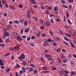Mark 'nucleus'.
I'll return each mask as SVG.
<instances>
[{
	"label": "nucleus",
	"instance_id": "cd10ccee",
	"mask_svg": "<svg viewBox=\"0 0 76 76\" xmlns=\"http://www.w3.org/2000/svg\"><path fill=\"white\" fill-rule=\"evenodd\" d=\"M18 6L19 8H20V9H22L23 7V6H22V5L21 4H19Z\"/></svg>",
	"mask_w": 76,
	"mask_h": 76
},
{
	"label": "nucleus",
	"instance_id": "680f3d73",
	"mask_svg": "<svg viewBox=\"0 0 76 76\" xmlns=\"http://www.w3.org/2000/svg\"><path fill=\"white\" fill-rule=\"evenodd\" d=\"M56 21H57V22H60V19H59L58 18H57L56 19Z\"/></svg>",
	"mask_w": 76,
	"mask_h": 76
},
{
	"label": "nucleus",
	"instance_id": "79ce46f5",
	"mask_svg": "<svg viewBox=\"0 0 76 76\" xmlns=\"http://www.w3.org/2000/svg\"><path fill=\"white\" fill-rule=\"evenodd\" d=\"M61 58H65V56H64V55H62L61 57Z\"/></svg>",
	"mask_w": 76,
	"mask_h": 76
},
{
	"label": "nucleus",
	"instance_id": "052dcab7",
	"mask_svg": "<svg viewBox=\"0 0 76 76\" xmlns=\"http://www.w3.org/2000/svg\"><path fill=\"white\" fill-rule=\"evenodd\" d=\"M7 14L6 13H5L4 14V16H7Z\"/></svg>",
	"mask_w": 76,
	"mask_h": 76
},
{
	"label": "nucleus",
	"instance_id": "393cba45",
	"mask_svg": "<svg viewBox=\"0 0 76 76\" xmlns=\"http://www.w3.org/2000/svg\"><path fill=\"white\" fill-rule=\"evenodd\" d=\"M49 32L50 33V35H51V36H53V31L51 30H50Z\"/></svg>",
	"mask_w": 76,
	"mask_h": 76
},
{
	"label": "nucleus",
	"instance_id": "ddd939ff",
	"mask_svg": "<svg viewBox=\"0 0 76 76\" xmlns=\"http://www.w3.org/2000/svg\"><path fill=\"white\" fill-rule=\"evenodd\" d=\"M22 63L23 65L24 66H26V65H27V64L26 63V61H23L22 62Z\"/></svg>",
	"mask_w": 76,
	"mask_h": 76
},
{
	"label": "nucleus",
	"instance_id": "c756f323",
	"mask_svg": "<svg viewBox=\"0 0 76 76\" xmlns=\"http://www.w3.org/2000/svg\"><path fill=\"white\" fill-rule=\"evenodd\" d=\"M5 45H4V43H2V44H1V47H2V48H4V46Z\"/></svg>",
	"mask_w": 76,
	"mask_h": 76
},
{
	"label": "nucleus",
	"instance_id": "c9c22d12",
	"mask_svg": "<svg viewBox=\"0 0 76 76\" xmlns=\"http://www.w3.org/2000/svg\"><path fill=\"white\" fill-rule=\"evenodd\" d=\"M34 74H37V72H38V70H34Z\"/></svg>",
	"mask_w": 76,
	"mask_h": 76
},
{
	"label": "nucleus",
	"instance_id": "f257e3e1",
	"mask_svg": "<svg viewBox=\"0 0 76 76\" xmlns=\"http://www.w3.org/2000/svg\"><path fill=\"white\" fill-rule=\"evenodd\" d=\"M39 23L41 25H45V26H48V21H47L45 24V23L44 22V20H39Z\"/></svg>",
	"mask_w": 76,
	"mask_h": 76
},
{
	"label": "nucleus",
	"instance_id": "a878e982",
	"mask_svg": "<svg viewBox=\"0 0 76 76\" xmlns=\"http://www.w3.org/2000/svg\"><path fill=\"white\" fill-rule=\"evenodd\" d=\"M19 21L21 22V23H23V21H24V20L23 19H20L19 20Z\"/></svg>",
	"mask_w": 76,
	"mask_h": 76
},
{
	"label": "nucleus",
	"instance_id": "4d7b16f0",
	"mask_svg": "<svg viewBox=\"0 0 76 76\" xmlns=\"http://www.w3.org/2000/svg\"><path fill=\"white\" fill-rule=\"evenodd\" d=\"M9 23L10 24V25H12L13 23V22H12V21H10L9 22Z\"/></svg>",
	"mask_w": 76,
	"mask_h": 76
},
{
	"label": "nucleus",
	"instance_id": "de8ad7c7",
	"mask_svg": "<svg viewBox=\"0 0 76 76\" xmlns=\"http://www.w3.org/2000/svg\"><path fill=\"white\" fill-rule=\"evenodd\" d=\"M62 6H63V7H64L65 8H68V7H67L66 6H65V5H62Z\"/></svg>",
	"mask_w": 76,
	"mask_h": 76
},
{
	"label": "nucleus",
	"instance_id": "c03bdc74",
	"mask_svg": "<svg viewBox=\"0 0 76 76\" xmlns=\"http://www.w3.org/2000/svg\"><path fill=\"white\" fill-rule=\"evenodd\" d=\"M63 42L64 43V44H65L66 45H67V46H68V45L67 44V42L64 41H63Z\"/></svg>",
	"mask_w": 76,
	"mask_h": 76
},
{
	"label": "nucleus",
	"instance_id": "8fccbe9b",
	"mask_svg": "<svg viewBox=\"0 0 76 76\" xmlns=\"http://www.w3.org/2000/svg\"><path fill=\"white\" fill-rule=\"evenodd\" d=\"M10 71V69L8 68L7 70V72H9Z\"/></svg>",
	"mask_w": 76,
	"mask_h": 76
},
{
	"label": "nucleus",
	"instance_id": "5fc2aeb1",
	"mask_svg": "<svg viewBox=\"0 0 76 76\" xmlns=\"http://www.w3.org/2000/svg\"><path fill=\"white\" fill-rule=\"evenodd\" d=\"M51 38H50L48 39V42H51Z\"/></svg>",
	"mask_w": 76,
	"mask_h": 76
},
{
	"label": "nucleus",
	"instance_id": "dca6fc26",
	"mask_svg": "<svg viewBox=\"0 0 76 76\" xmlns=\"http://www.w3.org/2000/svg\"><path fill=\"white\" fill-rule=\"evenodd\" d=\"M70 75H76V72L75 71H72L71 72Z\"/></svg>",
	"mask_w": 76,
	"mask_h": 76
},
{
	"label": "nucleus",
	"instance_id": "aec40b11",
	"mask_svg": "<svg viewBox=\"0 0 76 76\" xmlns=\"http://www.w3.org/2000/svg\"><path fill=\"white\" fill-rule=\"evenodd\" d=\"M29 37H27V41H29V40L31 39V35L29 36Z\"/></svg>",
	"mask_w": 76,
	"mask_h": 76
},
{
	"label": "nucleus",
	"instance_id": "3c124183",
	"mask_svg": "<svg viewBox=\"0 0 76 76\" xmlns=\"http://www.w3.org/2000/svg\"><path fill=\"white\" fill-rule=\"evenodd\" d=\"M59 32L60 34H61L62 35L63 33V32H62V31L61 30H59Z\"/></svg>",
	"mask_w": 76,
	"mask_h": 76
},
{
	"label": "nucleus",
	"instance_id": "a211bd4d",
	"mask_svg": "<svg viewBox=\"0 0 76 76\" xmlns=\"http://www.w3.org/2000/svg\"><path fill=\"white\" fill-rule=\"evenodd\" d=\"M41 33L40 31H39L37 34V37H40V35H41Z\"/></svg>",
	"mask_w": 76,
	"mask_h": 76
},
{
	"label": "nucleus",
	"instance_id": "ea45409f",
	"mask_svg": "<svg viewBox=\"0 0 76 76\" xmlns=\"http://www.w3.org/2000/svg\"><path fill=\"white\" fill-rule=\"evenodd\" d=\"M69 3H73V0H69L68 1Z\"/></svg>",
	"mask_w": 76,
	"mask_h": 76
},
{
	"label": "nucleus",
	"instance_id": "a19ab883",
	"mask_svg": "<svg viewBox=\"0 0 76 76\" xmlns=\"http://www.w3.org/2000/svg\"><path fill=\"white\" fill-rule=\"evenodd\" d=\"M16 67H18L17 68H20V66H19V64H17L16 65Z\"/></svg>",
	"mask_w": 76,
	"mask_h": 76
},
{
	"label": "nucleus",
	"instance_id": "603ef678",
	"mask_svg": "<svg viewBox=\"0 0 76 76\" xmlns=\"http://www.w3.org/2000/svg\"><path fill=\"white\" fill-rule=\"evenodd\" d=\"M30 45H31V46H33V47H34V46L35 45L34 44V43H31L30 44Z\"/></svg>",
	"mask_w": 76,
	"mask_h": 76
},
{
	"label": "nucleus",
	"instance_id": "bb28decb",
	"mask_svg": "<svg viewBox=\"0 0 76 76\" xmlns=\"http://www.w3.org/2000/svg\"><path fill=\"white\" fill-rule=\"evenodd\" d=\"M55 38L57 40H58V41H61V39H60V38L59 37H56Z\"/></svg>",
	"mask_w": 76,
	"mask_h": 76
},
{
	"label": "nucleus",
	"instance_id": "bf43d9fd",
	"mask_svg": "<svg viewBox=\"0 0 76 76\" xmlns=\"http://www.w3.org/2000/svg\"><path fill=\"white\" fill-rule=\"evenodd\" d=\"M41 8L42 9H45V7L44 6H41Z\"/></svg>",
	"mask_w": 76,
	"mask_h": 76
},
{
	"label": "nucleus",
	"instance_id": "473e14b6",
	"mask_svg": "<svg viewBox=\"0 0 76 76\" xmlns=\"http://www.w3.org/2000/svg\"><path fill=\"white\" fill-rule=\"evenodd\" d=\"M33 4H36V2L34 1V0H31Z\"/></svg>",
	"mask_w": 76,
	"mask_h": 76
},
{
	"label": "nucleus",
	"instance_id": "a18cd8bd",
	"mask_svg": "<svg viewBox=\"0 0 76 76\" xmlns=\"http://www.w3.org/2000/svg\"><path fill=\"white\" fill-rule=\"evenodd\" d=\"M3 42V41L2 40V39L1 38H0V43H2Z\"/></svg>",
	"mask_w": 76,
	"mask_h": 76
},
{
	"label": "nucleus",
	"instance_id": "6ab92c4d",
	"mask_svg": "<svg viewBox=\"0 0 76 76\" xmlns=\"http://www.w3.org/2000/svg\"><path fill=\"white\" fill-rule=\"evenodd\" d=\"M22 69L24 73H25V72H26V69H25V67H22Z\"/></svg>",
	"mask_w": 76,
	"mask_h": 76
},
{
	"label": "nucleus",
	"instance_id": "e433bc0d",
	"mask_svg": "<svg viewBox=\"0 0 76 76\" xmlns=\"http://www.w3.org/2000/svg\"><path fill=\"white\" fill-rule=\"evenodd\" d=\"M31 67H33V68H35V65L31 64Z\"/></svg>",
	"mask_w": 76,
	"mask_h": 76
},
{
	"label": "nucleus",
	"instance_id": "58836bf2",
	"mask_svg": "<svg viewBox=\"0 0 76 76\" xmlns=\"http://www.w3.org/2000/svg\"><path fill=\"white\" fill-rule=\"evenodd\" d=\"M8 28H9L11 29V28H12V25H9L8 26Z\"/></svg>",
	"mask_w": 76,
	"mask_h": 76
},
{
	"label": "nucleus",
	"instance_id": "4be33fe9",
	"mask_svg": "<svg viewBox=\"0 0 76 76\" xmlns=\"http://www.w3.org/2000/svg\"><path fill=\"white\" fill-rule=\"evenodd\" d=\"M29 28H26V29L25 30V32H29Z\"/></svg>",
	"mask_w": 76,
	"mask_h": 76
},
{
	"label": "nucleus",
	"instance_id": "774afa93",
	"mask_svg": "<svg viewBox=\"0 0 76 76\" xmlns=\"http://www.w3.org/2000/svg\"><path fill=\"white\" fill-rule=\"evenodd\" d=\"M15 76H20L18 75V72H16Z\"/></svg>",
	"mask_w": 76,
	"mask_h": 76
},
{
	"label": "nucleus",
	"instance_id": "e2e57ef3",
	"mask_svg": "<svg viewBox=\"0 0 76 76\" xmlns=\"http://www.w3.org/2000/svg\"><path fill=\"white\" fill-rule=\"evenodd\" d=\"M35 36H32L31 37V39H35Z\"/></svg>",
	"mask_w": 76,
	"mask_h": 76
},
{
	"label": "nucleus",
	"instance_id": "f03ea898",
	"mask_svg": "<svg viewBox=\"0 0 76 76\" xmlns=\"http://www.w3.org/2000/svg\"><path fill=\"white\" fill-rule=\"evenodd\" d=\"M3 37L4 39L6 38V37H7L10 35V34L8 32H5L3 33Z\"/></svg>",
	"mask_w": 76,
	"mask_h": 76
},
{
	"label": "nucleus",
	"instance_id": "338daca9",
	"mask_svg": "<svg viewBox=\"0 0 76 76\" xmlns=\"http://www.w3.org/2000/svg\"><path fill=\"white\" fill-rule=\"evenodd\" d=\"M48 9L49 10H50L51 9V7H48Z\"/></svg>",
	"mask_w": 76,
	"mask_h": 76
},
{
	"label": "nucleus",
	"instance_id": "4c0bfd02",
	"mask_svg": "<svg viewBox=\"0 0 76 76\" xmlns=\"http://www.w3.org/2000/svg\"><path fill=\"white\" fill-rule=\"evenodd\" d=\"M65 35H66V36H67V37H71V36L70 35V34H69L68 33H66Z\"/></svg>",
	"mask_w": 76,
	"mask_h": 76
},
{
	"label": "nucleus",
	"instance_id": "c85d7f7f",
	"mask_svg": "<svg viewBox=\"0 0 76 76\" xmlns=\"http://www.w3.org/2000/svg\"><path fill=\"white\" fill-rule=\"evenodd\" d=\"M63 61V62H64V63H66V62H67V59L66 58V59H64Z\"/></svg>",
	"mask_w": 76,
	"mask_h": 76
},
{
	"label": "nucleus",
	"instance_id": "6e6d98bb",
	"mask_svg": "<svg viewBox=\"0 0 76 76\" xmlns=\"http://www.w3.org/2000/svg\"><path fill=\"white\" fill-rule=\"evenodd\" d=\"M2 4H5L6 3V1L4 0H3L2 1Z\"/></svg>",
	"mask_w": 76,
	"mask_h": 76
},
{
	"label": "nucleus",
	"instance_id": "b1692460",
	"mask_svg": "<svg viewBox=\"0 0 76 76\" xmlns=\"http://www.w3.org/2000/svg\"><path fill=\"white\" fill-rule=\"evenodd\" d=\"M69 10H72V5L70 4L69 6Z\"/></svg>",
	"mask_w": 76,
	"mask_h": 76
},
{
	"label": "nucleus",
	"instance_id": "13d9d810",
	"mask_svg": "<svg viewBox=\"0 0 76 76\" xmlns=\"http://www.w3.org/2000/svg\"><path fill=\"white\" fill-rule=\"evenodd\" d=\"M33 7L34 8H37V5H33Z\"/></svg>",
	"mask_w": 76,
	"mask_h": 76
},
{
	"label": "nucleus",
	"instance_id": "9d476101",
	"mask_svg": "<svg viewBox=\"0 0 76 76\" xmlns=\"http://www.w3.org/2000/svg\"><path fill=\"white\" fill-rule=\"evenodd\" d=\"M33 10L32 9V8H29V9L27 11V13H31V12H32Z\"/></svg>",
	"mask_w": 76,
	"mask_h": 76
},
{
	"label": "nucleus",
	"instance_id": "7c9ffc66",
	"mask_svg": "<svg viewBox=\"0 0 76 76\" xmlns=\"http://www.w3.org/2000/svg\"><path fill=\"white\" fill-rule=\"evenodd\" d=\"M9 55H10V53H7L4 56H5V57H6L7 56H9Z\"/></svg>",
	"mask_w": 76,
	"mask_h": 76
},
{
	"label": "nucleus",
	"instance_id": "39448f33",
	"mask_svg": "<svg viewBox=\"0 0 76 76\" xmlns=\"http://www.w3.org/2000/svg\"><path fill=\"white\" fill-rule=\"evenodd\" d=\"M48 60H49L50 61H52L50 62V64H53V60L51 58V57L49 55H48Z\"/></svg>",
	"mask_w": 76,
	"mask_h": 76
},
{
	"label": "nucleus",
	"instance_id": "f3484780",
	"mask_svg": "<svg viewBox=\"0 0 76 76\" xmlns=\"http://www.w3.org/2000/svg\"><path fill=\"white\" fill-rule=\"evenodd\" d=\"M19 48H19V46H16L14 48V50L16 49V50H19Z\"/></svg>",
	"mask_w": 76,
	"mask_h": 76
},
{
	"label": "nucleus",
	"instance_id": "7ed1b4c3",
	"mask_svg": "<svg viewBox=\"0 0 76 76\" xmlns=\"http://www.w3.org/2000/svg\"><path fill=\"white\" fill-rule=\"evenodd\" d=\"M18 58L20 59V61H22V59H23V60H24L25 58V55H24V54L22 53H21V55L18 57Z\"/></svg>",
	"mask_w": 76,
	"mask_h": 76
},
{
	"label": "nucleus",
	"instance_id": "49530a36",
	"mask_svg": "<svg viewBox=\"0 0 76 76\" xmlns=\"http://www.w3.org/2000/svg\"><path fill=\"white\" fill-rule=\"evenodd\" d=\"M61 61H62L61 59H58V63H61Z\"/></svg>",
	"mask_w": 76,
	"mask_h": 76
},
{
	"label": "nucleus",
	"instance_id": "37998d69",
	"mask_svg": "<svg viewBox=\"0 0 76 76\" xmlns=\"http://www.w3.org/2000/svg\"><path fill=\"white\" fill-rule=\"evenodd\" d=\"M42 69L43 70H47V68L46 67H42Z\"/></svg>",
	"mask_w": 76,
	"mask_h": 76
},
{
	"label": "nucleus",
	"instance_id": "1a4fd4ad",
	"mask_svg": "<svg viewBox=\"0 0 76 76\" xmlns=\"http://www.w3.org/2000/svg\"><path fill=\"white\" fill-rule=\"evenodd\" d=\"M53 10L55 12H58V7H55L53 8Z\"/></svg>",
	"mask_w": 76,
	"mask_h": 76
},
{
	"label": "nucleus",
	"instance_id": "72a5a7b5",
	"mask_svg": "<svg viewBox=\"0 0 76 76\" xmlns=\"http://www.w3.org/2000/svg\"><path fill=\"white\" fill-rule=\"evenodd\" d=\"M61 1L63 4H65L66 3V1L64 0H61Z\"/></svg>",
	"mask_w": 76,
	"mask_h": 76
},
{
	"label": "nucleus",
	"instance_id": "0eeeda50",
	"mask_svg": "<svg viewBox=\"0 0 76 76\" xmlns=\"http://www.w3.org/2000/svg\"><path fill=\"white\" fill-rule=\"evenodd\" d=\"M2 62H4V60L3 59H0V65L2 66L4 65V64Z\"/></svg>",
	"mask_w": 76,
	"mask_h": 76
},
{
	"label": "nucleus",
	"instance_id": "9b49d317",
	"mask_svg": "<svg viewBox=\"0 0 76 76\" xmlns=\"http://www.w3.org/2000/svg\"><path fill=\"white\" fill-rule=\"evenodd\" d=\"M47 41H48V39H46V42H45L43 44L44 46H47V45H48V43L47 42Z\"/></svg>",
	"mask_w": 76,
	"mask_h": 76
},
{
	"label": "nucleus",
	"instance_id": "09e8293b",
	"mask_svg": "<svg viewBox=\"0 0 76 76\" xmlns=\"http://www.w3.org/2000/svg\"><path fill=\"white\" fill-rule=\"evenodd\" d=\"M50 21L52 23H54V21H53V19L52 18L51 19Z\"/></svg>",
	"mask_w": 76,
	"mask_h": 76
},
{
	"label": "nucleus",
	"instance_id": "0e129e2a",
	"mask_svg": "<svg viewBox=\"0 0 76 76\" xmlns=\"http://www.w3.org/2000/svg\"><path fill=\"white\" fill-rule=\"evenodd\" d=\"M57 52H60V50L59 49H58L56 50Z\"/></svg>",
	"mask_w": 76,
	"mask_h": 76
},
{
	"label": "nucleus",
	"instance_id": "2f4dec72",
	"mask_svg": "<svg viewBox=\"0 0 76 76\" xmlns=\"http://www.w3.org/2000/svg\"><path fill=\"white\" fill-rule=\"evenodd\" d=\"M24 24L25 26H26V25H27V24H28V22H27V21L26 20H25Z\"/></svg>",
	"mask_w": 76,
	"mask_h": 76
},
{
	"label": "nucleus",
	"instance_id": "423d86ee",
	"mask_svg": "<svg viewBox=\"0 0 76 76\" xmlns=\"http://www.w3.org/2000/svg\"><path fill=\"white\" fill-rule=\"evenodd\" d=\"M64 72H65L64 75L65 76H68V75L70 73V72L69 70H65L64 69Z\"/></svg>",
	"mask_w": 76,
	"mask_h": 76
},
{
	"label": "nucleus",
	"instance_id": "412c9836",
	"mask_svg": "<svg viewBox=\"0 0 76 76\" xmlns=\"http://www.w3.org/2000/svg\"><path fill=\"white\" fill-rule=\"evenodd\" d=\"M64 39L65 40L67 41H69V39H68V38L66 37H64Z\"/></svg>",
	"mask_w": 76,
	"mask_h": 76
},
{
	"label": "nucleus",
	"instance_id": "6e6552de",
	"mask_svg": "<svg viewBox=\"0 0 76 76\" xmlns=\"http://www.w3.org/2000/svg\"><path fill=\"white\" fill-rule=\"evenodd\" d=\"M27 17L28 19H30L31 18V13H27Z\"/></svg>",
	"mask_w": 76,
	"mask_h": 76
},
{
	"label": "nucleus",
	"instance_id": "f8f14e48",
	"mask_svg": "<svg viewBox=\"0 0 76 76\" xmlns=\"http://www.w3.org/2000/svg\"><path fill=\"white\" fill-rule=\"evenodd\" d=\"M13 22L15 23V24H18V23H19V21L18 20H14Z\"/></svg>",
	"mask_w": 76,
	"mask_h": 76
},
{
	"label": "nucleus",
	"instance_id": "864d4df0",
	"mask_svg": "<svg viewBox=\"0 0 76 76\" xmlns=\"http://www.w3.org/2000/svg\"><path fill=\"white\" fill-rule=\"evenodd\" d=\"M68 21L69 23H70V24L71 25H72V22H71L70 21V20L68 19Z\"/></svg>",
	"mask_w": 76,
	"mask_h": 76
},
{
	"label": "nucleus",
	"instance_id": "2eb2a0df",
	"mask_svg": "<svg viewBox=\"0 0 76 76\" xmlns=\"http://www.w3.org/2000/svg\"><path fill=\"white\" fill-rule=\"evenodd\" d=\"M17 36L18 38L20 40V41H22V38L20 37L18 34H17Z\"/></svg>",
	"mask_w": 76,
	"mask_h": 76
},
{
	"label": "nucleus",
	"instance_id": "20e7f679",
	"mask_svg": "<svg viewBox=\"0 0 76 76\" xmlns=\"http://www.w3.org/2000/svg\"><path fill=\"white\" fill-rule=\"evenodd\" d=\"M64 73V69H61L59 71V76H62L63 75Z\"/></svg>",
	"mask_w": 76,
	"mask_h": 76
},
{
	"label": "nucleus",
	"instance_id": "69168bd1",
	"mask_svg": "<svg viewBox=\"0 0 76 76\" xmlns=\"http://www.w3.org/2000/svg\"><path fill=\"white\" fill-rule=\"evenodd\" d=\"M42 37H45V36H46V35H45V34H42Z\"/></svg>",
	"mask_w": 76,
	"mask_h": 76
},
{
	"label": "nucleus",
	"instance_id": "4468645a",
	"mask_svg": "<svg viewBox=\"0 0 76 76\" xmlns=\"http://www.w3.org/2000/svg\"><path fill=\"white\" fill-rule=\"evenodd\" d=\"M33 70H34V69L32 67H30L28 71L29 72H32Z\"/></svg>",
	"mask_w": 76,
	"mask_h": 76
},
{
	"label": "nucleus",
	"instance_id": "f704fd0d",
	"mask_svg": "<svg viewBox=\"0 0 76 76\" xmlns=\"http://www.w3.org/2000/svg\"><path fill=\"white\" fill-rule=\"evenodd\" d=\"M6 42H7V43H9V38H7L5 40Z\"/></svg>",
	"mask_w": 76,
	"mask_h": 76
},
{
	"label": "nucleus",
	"instance_id": "5701e85b",
	"mask_svg": "<svg viewBox=\"0 0 76 76\" xmlns=\"http://www.w3.org/2000/svg\"><path fill=\"white\" fill-rule=\"evenodd\" d=\"M10 7L12 10H15V7H13L12 5H10Z\"/></svg>",
	"mask_w": 76,
	"mask_h": 76
}]
</instances>
